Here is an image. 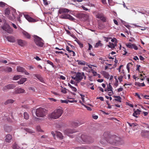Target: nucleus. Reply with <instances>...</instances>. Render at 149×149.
Wrapping results in <instances>:
<instances>
[{
  "instance_id": "1",
  "label": "nucleus",
  "mask_w": 149,
  "mask_h": 149,
  "mask_svg": "<svg viewBox=\"0 0 149 149\" xmlns=\"http://www.w3.org/2000/svg\"><path fill=\"white\" fill-rule=\"evenodd\" d=\"M77 141L80 143L90 144L93 143L94 139L91 137L86 135L82 134L76 139Z\"/></svg>"
},
{
  "instance_id": "2",
  "label": "nucleus",
  "mask_w": 149,
  "mask_h": 149,
  "mask_svg": "<svg viewBox=\"0 0 149 149\" xmlns=\"http://www.w3.org/2000/svg\"><path fill=\"white\" fill-rule=\"evenodd\" d=\"M103 135L107 143L115 146L116 136L115 135H111L108 132H105Z\"/></svg>"
},
{
  "instance_id": "3",
  "label": "nucleus",
  "mask_w": 149,
  "mask_h": 149,
  "mask_svg": "<svg viewBox=\"0 0 149 149\" xmlns=\"http://www.w3.org/2000/svg\"><path fill=\"white\" fill-rule=\"evenodd\" d=\"M11 13H10V8H6L5 9V13L8 19L11 21H13L15 18L16 10L12 8L11 9Z\"/></svg>"
},
{
  "instance_id": "4",
  "label": "nucleus",
  "mask_w": 149,
  "mask_h": 149,
  "mask_svg": "<svg viewBox=\"0 0 149 149\" xmlns=\"http://www.w3.org/2000/svg\"><path fill=\"white\" fill-rule=\"evenodd\" d=\"M46 110L45 109L40 107L37 109L36 110L33 109L32 110V113L34 116L33 113H35L36 115L38 117H43L46 114Z\"/></svg>"
},
{
  "instance_id": "5",
  "label": "nucleus",
  "mask_w": 149,
  "mask_h": 149,
  "mask_svg": "<svg viewBox=\"0 0 149 149\" xmlns=\"http://www.w3.org/2000/svg\"><path fill=\"white\" fill-rule=\"evenodd\" d=\"M63 113V110L61 109H58L55 110L53 112L49 115L50 118L54 119L58 118Z\"/></svg>"
},
{
  "instance_id": "6",
  "label": "nucleus",
  "mask_w": 149,
  "mask_h": 149,
  "mask_svg": "<svg viewBox=\"0 0 149 149\" xmlns=\"http://www.w3.org/2000/svg\"><path fill=\"white\" fill-rule=\"evenodd\" d=\"M33 37L34 39V42L36 45L40 47H42L44 44L43 42V40L41 38L36 35H34Z\"/></svg>"
},
{
  "instance_id": "7",
  "label": "nucleus",
  "mask_w": 149,
  "mask_h": 149,
  "mask_svg": "<svg viewBox=\"0 0 149 149\" xmlns=\"http://www.w3.org/2000/svg\"><path fill=\"white\" fill-rule=\"evenodd\" d=\"M2 29L8 33L10 34L12 33L13 31L12 29L8 24L6 23H5L3 26H2Z\"/></svg>"
},
{
  "instance_id": "8",
  "label": "nucleus",
  "mask_w": 149,
  "mask_h": 149,
  "mask_svg": "<svg viewBox=\"0 0 149 149\" xmlns=\"http://www.w3.org/2000/svg\"><path fill=\"white\" fill-rule=\"evenodd\" d=\"M60 18L62 19H68L72 21H74L75 19L69 14H67L61 15L60 16Z\"/></svg>"
},
{
  "instance_id": "9",
  "label": "nucleus",
  "mask_w": 149,
  "mask_h": 149,
  "mask_svg": "<svg viewBox=\"0 0 149 149\" xmlns=\"http://www.w3.org/2000/svg\"><path fill=\"white\" fill-rule=\"evenodd\" d=\"M116 143L115 146L121 145L124 144V141L122 139L117 136L116 138Z\"/></svg>"
},
{
  "instance_id": "10",
  "label": "nucleus",
  "mask_w": 149,
  "mask_h": 149,
  "mask_svg": "<svg viewBox=\"0 0 149 149\" xmlns=\"http://www.w3.org/2000/svg\"><path fill=\"white\" fill-rule=\"evenodd\" d=\"M70 11V10L68 9L64 8H60L58 11V13L60 14H66L68 13Z\"/></svg>"
},
{
  "instance_id": "11",
  "label": "nucleus",
  "mask_w": 149,
  "mask_h": 149,
  "mask_svg": "<svg viewBox=\"0 0 149 149\" xmlns=\"http://www.w3.org/2000/svg\"><path fill=\"white\" fill-rule=\"evenodd\" d=\"M17 70L18 72H24L25 74L29 75V74L28 72L26 71L23 67L18 66L17 68Z\"/></svg>"
},
{
  "instance_id": "12",
  "label": "nucleus",
  "mask_w": 149,
  "mask_h": 149,
  "mask_svg": "<svg viewBox=\"0 0 149 149\" xmlns=\"http://www.w3.org/2000/svg\"><path fill=\"white\" fill-rule=\"evenodd\" d=\"M16 86L13 84H9L5 86L3 89L4 91H7V89H13L15 88Z\"/></svg>"
},
{
  "instance_id": "13",
  "label": "nucleus",
  "mask_w": 149,
  "mask_h": 149,
  "mask_svg": "<svg viewBox=\"0 0 149 149\" xmlns=\"http://www.w3.org/2000/svg\"><path fill=\"white\" fill-rule=\"evenodd\" d=\"M15 91L14 93L16 94L22 93L25 92V90L21 88H15Z\"/></svg>"
},
{
  "instance_id": "14",
  "label": "nucleus",
  "mask_w": 149,
  "mask_h": 149,
  "mask_svg": "<svg viewBox=\"0 0 149 149\" xmlns=\"http://www.w3.org/2000/svg\"><path fill=\"white\" fill-rule=\"evenodd\" d=\"M75 132L74 130L69 129H67L64 131L65 134L68 136H69L70 134H73Z\"/></svg>"
},
{
  "instance_id": "15",
  "label": "nucleus",
  "mask_w": 149,
  "mask_h": 149,
  "mask_svg": "<svg viewBox=\"0 0 149 149\" xmlns=\"http://www.w3.org/2000/svg\"><path fill=\"white\" fill-rule=\"evenodd\" d=\"M25 18L29 22H35L36 20L30 17L28 15H24Z\"/></svg>"
},
{
  "instance_id": "16",
  "label": "nucleus",
  "mask_w": 149,
  "mask_h": 149,
  "mask_svg": "<svg viewBox=\"0 0 149 149\" xmlns=\"http://www.w3.org/2000/svg\"><path fill=\"white\" fill-rule=\"evenodd\" d=\"M17 43L19 45L22 47L24 46L26 43L25 41L21 39H19L17 40Z\"/></svg>"
},
{
  "instance_id": "17",
  "label": "nucleus",
  "mask_w": 149,
  "mask_h": 149,
  "mask_svg": "<svg viewBox=\"0 0 149 149\" xmlns=\"http://www.w3.org/2000/svg\"><path fill=\"white\" fill-rule=\"evenodd\" d=\"M76 78L77 81H81L83 78V77L81 76V73L80 72H78L76 75Z\"/></svg>"
},
{
  "instance_id": "18",
  "label": "nucleus",
  "mask_w": 149,
  "mask_h": 149,
  "mask_svg": "<svg viewBox=\"0 0 149 149\" xmlns=\"http://www.w3.org/2000/svg\"><path fill=\"white\" fill-rule=\"evenodd\" d=\"M6 38L9 42H15V38L13 36H6Z\"/></svg>"
},
{
  "instance_id": "19",
  "label": "nucleus",
  "mask_w": 149,
  "mask_h": 149,
  "mask_svg": "<svg viewBox=\"0 0 149 149\" xmlns=\"http://www.w3.org/2000/svg\"><path fill=\"white\" fill-rule=\"evenodd\" d=\"M134 113H133V116L137 118L138 116L137 115H139L140 114V112H141V111L138 109H137L136 110L134 109Z\"/></svg>"
},
{
  "instance_id": "20",
  "label": "nucleus",
  "mask_w": 149,
  "mask_h": 149,
  "mask_svg": "<svg viewBox=\"0 0 149 149\" xmlns=\"http://www.w3.org/2000/svg\"><path fill=\"white\" fill-rule=\"evenodd\" d=\"M100 73L105 78L109 79V75L107 72L105 71H103L101 72Z\"/></svg>"
},
{
  "instance_id": "21",
  "label": "nucleus",
  "mask_w": 149,
  "mask_h": 149,
  "mask_svg": "<svg viewBox=\"0 0 149 149\" xmlns=\"http://www.w3.org/2000/svg\"><path fill=\"white\" fill-rule=\"evenodd\" d=\"M2 70L3 71H4L6 72H9L12 71V69L10 67H7L5 68H3Z\"/></svg>"
},
{
  "instance_id": "22",
  "label": "nucleus",
  "mask_w": 149,
  "mask_h": 149,
  "mask_svg": "<svg viewBox=\"0 0 149 149\" xmlns=\"http://www.w3.org/2000/svg\"><path fill=\"white\" fill-rule=\"evenodd\" d=\"M114 98H116L117 99H115L113 100V101H118L119 102H121V98L119 96H113Z\"/></svg>"
},
{
  "instance_id": "23",
  "label": "nucleus",
  "mask_w": 149,
  "mask_h": 149,
  "mask_svg": "<svg viewBox=\"0 0 149 149\" xmlns=\"http://www.w3.org/2000/svg\"><path fill=\"white\" fill-rule=\"evenodd\" d=\"M12 138L10 134H8L6 136V142L9 143Z\"/></svg>"
},
{
  "instance_id": "24",
  "label": "nucleus",
  "mask_w": 149,
  "mask_h": 149,
  "mask_svg": "<svg viewBox=\"0 0 149 149\" xmlns=\"http://www.w3.org/2000/svg\"><path fill=\"white\" fill-rule=\"evenodd\" d=\"M82 124V123H80L79 121H74L72 122V124L73 126L77 127L80 124Z\"/></svg>"
},
{
  "instance_id": "25",
  "label": "nucleus",
  "mask_w": 149,
  "mask_h": 149,
  "mask_svg": "<svg viewBox=\"0 0 149 149\" xmlns=\"http://www.w3.org/2000/svg\"><path fill=\"white\" fill-rule=\"evenodd\" d=\"M14 100H13L9 99L7 100L5 102L4 104L6 105L8 104H12L14 102Z\"/></svg>"
},
{
  "instance_id": "26",
  "label": "nucleus",
  "mask_w": 149,
  "mask_h": 149,
  "mask_svg": "<svg viewBox=\"0 0 149 149\" xmlns=\"http://www.w3.org/2000/svg\"><path fill=\"white\" fill-rule=\"evenodd\" d=\"M23 35L27 38L30 39L31 38V35L29 33L25 31H23L22 32Z\"/></svg>"
},
{
  "instance_id": "27",
  "label": "nucleus",
  "mask_w": 149,
  "mask_h": 149,
  "mask_svg": "<svg viewBox=\"0 0 149 149\" xmlns=\"http://www.w3.org/2000/svg\"><path fill=\"white\" fill-rule=\"evenodd\" d=\"M56 136L61 139H63V136L62 133L59 132H56Z\"/></svg>"
},
{
  "instance_id": "28",
  "label": "nucleus",
  "mask_w": 149,
  "mask_h": 149,
  "mask_svg": "<svg viewBox=\"0 0 149 149\" xmlns=\"http://www.w3.org/2000/svg\"><path fill=\"white\" fill-rule=\"evenodd\" d=\"M77 62H78V65H84L86 64V62L84 61H80L77 60Z\"/></svg>"
},
{
  "instance_id": "29",
  "label": "nucleus",
  "mask_w": 149,
  "mask_h": 149,
  "mask_svg": "<svg viewBox=\"0 0 149 149\" xmlns=\"http://www.w3.org/2000/svg\"><path fill=\"white\" fill-rule=\"evenodd\" d=\"M26 78H22L19 81H18V84H22L26 81Z\"/></svg>"
},
{
  "instance_id": "30",
  "label": "nucleus",
  "mask_w": 149,
  "mask_h": 149,
  "mask_svg": "<svg viewBox=\"0 0 149 149\" xmlns=\"http://www.w3.org/2000/svg\"><path fill=\"white\" fill-rule=\"evenodd\" d=\"M107 91H111L112 92V93H113V91L112 90V87L111 85V83H109V84L108 86H107Z\"/></svg>"
},
{
  "instance_id": "31",
  "label": "nucleus",
  "mask_w": 149,
  "mask_h": 149,
  "mask_svg": "<svg viewBox=\"0 0 149 149\" xmlns=\"http://www.w3.org/2000/svg\"><path fill=\"white\" fill-rule=\"evenodd\" d=\"M102 45L103 44L101 43V41L99 40L98 42L96 43L95 47H98L99 46H102Z\"/></svg>"
},
{
  "instance_id": "32",
  "label": "nucleus",
  "mask_w": 149,
  "mask_h": 149,
  "mask_svg": "<svg viewBox=\"0 0 149 149\" xmlns=\"http://www.w3.org/2000/svg\"><path fill=\"white\" fill-rule=\"evenodd\" d=\"M24 118L26 120H28L29 118V114L26 112H25L24 113Z\"/></svg>"
},
{
  "instance_id": "33",
  "label": "nucleus",
  "mask_w": 149,
  "mask_h": 149,
  "mask_svg": "<svg viewBox=\"0 0 149 149\" xmlns=\"http://www.w3.org/2000/svg\"><path fill=\"white\" fill-rule=\"evenodd\" d=\"M109 45H108L107 46L109 48H115V45L114 44L112 43L109 42Z\"/></svg>"
},
{
  "instance_id": "34",
  "label": "nucleus",
  "mask_w": 149,
  "mask_h": 149,
  "mask_svg": "<svg viewBox=\"0 0 149 149\" xmlns=\"http://www.w3.org/2000/svg\"><path fill=\"white\" fill-rule=\"evenodd\" d=\"M126 46L128 48L130 49H132L133 44H132L131 43H129L127 44H126Z\"/></svg>"
},
{
  "instance_id": "35",
  "label": "nucleus",
  "mask_w": 149,
  "mask_h": 149,
  "mask_svg": "<svg viewBox=\"0 0 149 149\" xmlns=\"http://www.w3.org/2000/svg\"><path fill=\"white\" fill-rule=\"evenodd\" d=\"M74 41H76L77 43L79 45L81 48H82L83 47V44L81 43L79 40H75Z\"/></svg>"
},
{
  "instance_id": "36",
  "label": "nucleus",
  "mask_w": 149,
  "mask_h": 149,
  "mask_svg": "<svg viewBox=\"0 0 149 149\" xmlns=\"http://www.w3.org/2000/svg\"><path fill=\"white\" fill-rule=\"evenodd\" d=\"M86 146H82L80 147H77L76 149H87Z\"/></svg>"
},
{
  "instance_id": "37",
  "label": "nucleus",
  "mask_w": 149,
  "mask_h": 149,
  "mask_svg": "<svg viewBox=\"0 0 149 149\" xmlns=\"http://www.w3.org/2000/svg\"><path fill=\"white\" fill-rule=\"evenodd\" d=\"M24 130L26 131L29 133H32L33 132L31 129L29 128H26L24 129Z\"/></svg>"
},
{
  "instance_id": "38",
  "label": "nucleus",
  "mask_w": 149,
  "mask_h": 149,
  "mask_svg": "<svg viewBox=\"0 0 149 149\" xmlns=\"http://www.w3.org/2000/svg\"><path fill=\"white\" fill-rule=\"evenodd\" d=\"M66 90H67L69 92H70V91L69 90L66 89L65 88H64L63 89H62L61 90V92L64 93H67Z\"/></svg>"
},
{
  "instance_id": "39",
  "label": "nucleus",
  "mask_w": 149,
  "mask_h": 149,
  "mask_svg": "<svg viewBox=\"0 0 149 149\" xmlns=\"http://www.w3.org/2000/svg\"><path fill=\"white\" fill-rule=\"evenodd\" d=\"M116 76H114V78L115 79L116 82L114 84V85L116 86V87L117 86H118V81L117 80Z\"/></svg>"
},
{
  "instance_id": "40",
  "label": "nucleus",
  "mask_w": 149,
  "mask_h": 149,
  "mask_svg": "<svg viewBox=\"0 0 149 149\" xmlns=\"http://www.w3.org/2000/svg\"><path fill=\"white\" fill-rule=\"evenodd\" d=\"M107 142L105 139L104 137V139H102L101 141L100 142L102 145H104L106 144V142Z\"/></svg>"
},
{
  "instance_id": "41",
  "label": "nucleus",
  "mask_w": 149,
  "mask_h": 149,
  "mask_svg": "<svg viewBox=\"0 0 149 149\" xmlns=\"http://www.w3.org/2000/svg\"><path fill=\"white\" fill-rule=\"evenodd\" d=\"M104 16L102 14H98L96 15V17L100 19H101Z\"/></svg>"
},
{
  "instance_id": "42",
  "label": "nucleus",
  "mask_w": 149,
  "mask_h": 149,
  "mask_svg": "<svg viewBox=\"0 0 149 149\" xmlns=\"http://www.w3.org/2000/svg\"><path fill=\"white\" fill-rule=\"evenodd\" d=\"M6 5V4L3 2L1 1L0 2V6L1 7H4L5 5Z\"/></svg>"
},
{
  "instance_id": "43",
  "label": "nucleus",
  "mask_w": 149,
  "mask_h": 149,
  "mask_svg": "<svg viewBox=\"0 0 149 149\" xmlns=\"http://www.w3.org/2000/svg\"><path fill=\"white\" fill-rule=\"evenodd\" d=\"M47 63L52 65L53 68H54V65L53 63L52 62L49 60H47Z\"/></svg>"
},
{
  "instance_id": "44",
  "label": "nucleus",
  "mask_w": 149,
  "mask_h": 149,
  "mask_svg": "<svg viewBox=\"0 0 149 149\" xmlns=\"http://www.w3.org/2000/svg\"><path fill=\"white\" fill-rule=\"evenodd\" d=\"M69 100H61V102L62 103H65L66 104H68V102H69Z\"/></svg>"
},
{
  "instance_id": "45",
  "label": "nucleus",
  "mask_w": 149,
  "mask_h": 149,
  "mask_svg": "<svg viewBox=\"0 0 149 149\" xmlns=\"http://www.w3.org/2000/svg\"><path fill=\"white\" fill-rule=\"evenodd\" d=\"M81 16L83 17H85L86 19L88 18V16L86 14H82L81 15Z\"/></svg>"
},
{
  "instance_id": "46",
  "label": "nucleus",
  "mask_w": 149,
  "mask_h": 149,
  "mask_svg": "<svg viewBox=\"0 0 149 149\" xmlns=\"http://www.w3.org/2000/svg\"><path fill=\"white\" fill-rule=\"evenodd\" d=\"M107 149H120L116 147L110 146Z\"/></svg>"
},
{
  "instance_id": "47",
  "label": "nucleus",
  "mask_w": 149,
  "mask_h": 149,
  "mask_svg": "<svg viewBox=\"0 0 149 149\" xmlns=\"http://www.w3.org/2000/svg\"><path fill=\"white\" fill-rule=\"evenodd\" d=\"M123 76L121 75L120 76V77H118V79L120 82L123 81L122 79L123 78Z\"/></svg>"
},
{
  "instance_id": "48",
  "label": "nucleus",
  "mask_w": 149,
  "mask_h": 149,
  "mask_svg": "<svg viewBox=\"0 0 149 149\" xmlns=\"http://www.w3.org/2000/svg\"><path fill=\"white\" fill-rule=\"evenodd\" d=\"M100 19L103 22H106V18L104 16L103 17Z\"/></svg>"
},
{
  "instance_id": "49",
  "label": "nucleus",
  "mask_w": 149,
  "mask_h": 149,
  "mask_svg": "<svg viewBox=\"0 0 149 149\" xmlns=\"http://www.w3.org/2000/svg\"><path fill=\"white\" fill-rule=\"evenodd\" d=\"M20 78L19 76L17 75V76H14L13 77V79L15 80H18Z\"/></svg>"
},
{
  "instance_id": "50",
  "label": "nucleus",
  "mask_w": 149,
  "mask_h": 149,
  "mask_svg": "<svg viewBox=\"0 0 149 149\" xmlns=\"http://www.w3.org/2000/svg\"><path fill=\"white\" fill-rule=\"evenodd\" d=\"M91 71H92V73L94 76H95L97 75V73L93 69L91 70Z\"/></svg>"
},
{
  "instance_id": "51",
  "label": "nucleus",
  "mask_w": 149,
  "mask_h": 149,
  "mask_svg": "<svg viewBox=\"0 0 149 149\" xmlns=\"http://www.w3.org/2000/svg\"><path fill=\"white\" fill-rule=\"evenodd\" d=\"M97 99H100L102 101H104V98L102 97H97Z\"/></svg>"
},
{
  "instance_id": "52",
  "label": "nucleus",
  "mask_w": 149,
  "mask_h": 149,
  "mask_svg": "<svg viewBox=\"0 0 149 149\" xmlns=\"http://www.w3.org/2000/svg\"><path fill=\"white\" fill-rule=\"evenodd\" d=\"M69 47L68 46H67L66 47V49L67 51H68L69 53H71V50H70L69 49Z\"/></svg>"
},
{
  "instance_id": "53",
  "label": "nucleus",
  "mask_w": 149,
  "mask_h": 149,
  "mask_svg": "<svg viewBox=\"0 0 149 149\" xmlns=\"http://www.w3.org/2000/svg\"><path fill=\"white\" fill-rule=\"evenodd\" d=\"M133 48H134L135 50H136L138 49L137 47L135 44H133Z\"/></svg>"
},
{
  "instance_id": "54",
  "label": "nucleus",
  "mask_w": 149,
  "mask_h": 149,
  "mask_svg": "<svg viewBox=\"0 0 149 149\" xmlns=\"http://www.w3.org/2000/svg\"><path fill=\"white\" fill-rule=\"evenodd\" d=\"M135 85L136 86H141V84L139 82H135Z\"/></svg>"
},
{
  "instance_id": "55",
  "label": "nucleus",
  "mask_w": 149,
  "mask_h": 149,
  "mask_svg": "<svg viewBox=\"0 0 149 149\" xmlns=\"http://www.w3.org/2000/svg\"><path fill=\"white\" fill-rule=\"evenodd\" d=\"M135 96H137L138 97V98L141 100V97L140 96V95H139L138 93H135Z\"/></svg>"
},
{
  "instance_id": "56",
  "label": "nucleus",
  "mask_w": 149,
  "mask_h": 149,
  "mask_svg": "<svg viewBox=\"0 0 149 149\" xmlns=\"http://www.w3.org/2000/svg\"><path fill=\"white\" fill-rule=\"evenodd\" d=\"M71 88L73 91H74V92H76L77 91V89L75 87L72 86V87Z\"/></svg>"
},
{
  "instance_id": "57",
  "label": "nucleus",
  "mask_w": 149,
  "mask_h": 149,
  "mask_svg": "<svg viewBox=\"0 0 149 149\" xmlns=\"http://www.w3.org/2000/svg\"><path fill=\"white\" fill-rule=\"evenodd\" d=\"M84 105L87 109L88 110L91 111L92 110V109L90 107H88Z\"/></svg>"
},
{
  "instance_id": "58",
  "label": "nucleus",
  "mask_w": 149,
  "mask_h": 149,
  "mask_svg": "<svg viewBox=\"0 0 149 149\" xmlns=\"http://www.w3.org/2000/svg\"><path fill=\"white\" fill-rule=\"evenodd\" d=\"M80 95L81 97V98L82 100L84 102V97H85V96L81 94H80Z\"/></svg>"
},
{
  "instance_id": "59",
  "label": "nucleus",
  "mask_w": 149,
  "mask_h": 149,
  "mask_svg": "<svg viewBox=\"0 0 149 149\" xmlns=\"http://www.w3.org/2000/svg\"><path fill=\"white\" fill-rule=\"evenodd\" d=\"M132 127H134L137 125H138V124L136 123H132Z\"/></svg>"
},
{
  "instance_id": "60",
  "label": "nucleus",
  "mask_w": 149,
  "mask_h": 149,
  "mask_svg": "<svg viewBox=\"0 0 149 149\" xmlns=\"http://www.w3.org/2000/svg\"><path fill=\"white\" fill-rule=\"evenodd\" d=\"M43 1L44 5H48V3L47 2V0H43Z\"/></svg>"
},
{
  "instance_id": "61",
  "label": "nucleus",
  "mask_w": 149,
  "mask_h": 149,
  "mask_svg": "<svg viewBox=\"0 0 149 149\" xmlns=\"http://www.w3.org/2000/svg\"><path fill=\"white\" fill-rule=\"evenodd\" d=\"M136 66H137V68L136 69V70L139 72V67H140V65H137Z\"/></svg>"
},
{
  "instance_id": "62",
  "label": "nucleus",
  "mask_w": 149,
  "mask_h": 149,
  "mask_svg": "<svg viewBox=\"0 0 149 149\" xmlns=\"http://www.w3.org/2000/svg\"><path fill=\"white\" fill-rule=\"evenodd\" d=\"M117 90L118 92H119L121 91H123V88L121 87L118 89Z\"/></svg>"
},
{
  "instance_id": "63",
  "label": "nucleus",
  "mask_w": 149,
  "mask_h": 149,
  "mask_svg": "<svg viewBox=\"0 0 149 149\" xmlns=\"http://www.w3.org/2000/svg\"><path fill=\"white\" fill-rule=\"evenodd\" d=\"M17 145L16 144H14L13 146V148L14 149H17Z\"/></svg>"
},
{
  "instance_id": "64",
  "label": "nucleus",
  "mask_w": 149,
  "mask_h": 149,
  "mask_svg": "<svg viewBox=\"0 0 149 149\" xmlns=\"http://www.w3.org/2000/svg\"><path fill=\"white\" fill-rule=\"evenodd\" d=\"M139 59L141 61H143L145 58L142 56L140 55L139 56Z\"/></svg>"
}]
</instances>
